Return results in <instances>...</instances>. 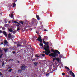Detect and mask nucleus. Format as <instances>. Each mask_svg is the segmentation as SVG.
Wrapping results in <instances>:
<instances>
[{"mask_svg":"<svg viewBox=\"0 0 77 77\" xmlns=\"http://www.w3.org/2000/svg\"><path fill=\"white\" fill-rule=\"evenodd\" d=\"M19 23H21V24H22V25H23V21H20Z\"/></svg>","mask_w":77,"mask_h":77,"instance_id":"30","label":"nucleus"},{"mask_svg":"<svg viewBox=\"0 0 77 77\" xmlns=\"http://www.w3.org/2000/svg\"><path fill=\"white\" fill-rule=\"evenodd\" d=\"M32 60V61H35V59H33Z\"/></svg>","mask_w":77,"mask_h":77,"instance_id":"46","label":"nucleus"},{"mask_svg":"<svg viewBox=\"0 0 77 77\" xmlns=\"http://www.w3.org/2000/svg\"><path fill=\"white\" fill-rule=\"evenodd\" d=\"M43 42H45V41H44V39H43Z\"/></svg>","mask_w":77,"mask_h":77,"instance_id":"52","label":"nucleus"},{"mask_svg":"<svg viewBox=\"0 0 77 77\" xmlns=\"http://www.w3.org/2000/svg\"><path fill=\"white\" fill-rule=\"evenodd\" d=\"M30 28V25H28V24H27L26 25V29H28Z\"/></svg>","mask_w":77,"mask_h":77,"instance_id":"17","label":"nucleus"},{"mask_svg":"<svg viewBox=\"0 0 77 77\" xmlns=\"http://www.w3.org/2000/svg\"><path fill=\"white\" fill-rule=\"evenodd\" d=\"M59 57H60L61 58H62V55H60V56H59Z\"/></svg>","mask_w":77,"mask_h":77,"instance_id":"41","label":"nucleus"},{"mask_svg":"<svg viewBox=\"0 0 77 77\" xmlns=\"http://www.w3.org/2000/svg\"><path fill=\"white\" fill-rule=\"evenodd\" d=\"M8 38H11V34L9 33L8 35Z\"/></svg>","mask_w":77,"mask_h":77,"instance_id":"13","label":"nucleus"},{"mask_svg":"<svg viewBox=\"0 0 77 77\" xmlns=\"http://www.w3.org/2000/svg\"><path fill=\"white\" fill-rule=\"evenodd\" d=\"M24 60H26L25 59Z\"/></svg>","mask_w":77,"mask_h":77,"instance_id":"63","label":"nucleus"},{"mask_svg":"<svg viewBox=\"0 0 77 77\" xmlns=\"http://www.w3.org/2000/svg\"><path fill=\"white\" fill-rule=\"evenodd\" d=\"M21 42H18L17 44V47H19L20 46H21Z\"/></svg>","mask_w":77,"mask_h":77,"instance_id":"7","label":"nucleus"},{"mask_svg":"<svg viewBox=\"0 0 77 77\" xmlns=\"http://www.w3.org/2000/svg\"><path fill=\"white\" fill-rule=\"evenodd\" d=\"M69 72H70V74H71V73H72V72H72V70H70V71Z\"/></svg>","mask_w":77,"mask_h":77,"instance_id":"42","label":"nucleus"},{"mask_svg":"<svg viewBox=\"0 0 77 77\" xmlns=\"http://www.w3.org/2000/svg\"><path fill=\"white\" fill-rule=\"evenodd\" d=\"M8 49H5L4 50V51H5V53H6L8 51Z\"/></svg>","mask_w":77,"mask_h":77,"instance_id":"20","label":"nucleus"},{"mask_svg":"<svg viewBox=\"0 0 77 77\" xmlns=\"http://www.w3.org/2000/svg\"><path fill=\"white\" fill-rule=\"evenodd\" d=\"M26 68H27V66H25L24 64H23L22 66L20 67V68L22 71L23 70L24 71V70L26 69Z\"/></svg>","mask_w":77,"mask_h":77,"instance_id":"3","label":"nucleus"},{"mask_svg":"<svg viewBox=\"0 0 77 77\" xmlns=\"http://www.w3.org/2000/svg\"><path fill=\"white\" fill-rule=\"evenodd\" d=\"M4 62H3L2 63V66H3L4 65Z\"/></svg>","mask_w":77,"mask_h":77,"instance_id":"34","label":"nucleus"},{"mask_svg":"<svg viewBox=\"0 0 77 77\" xmlns=\"http://www.w3.org/2000/svg\"><path fill=\"white\" fill-rule=\"evenodd\" d=\"M38 37V38H41V35H39Z\"/></svg>","mask_w":77,"mask_h":77,"instance_id":"47","label":"nucleus"},{"mask_svg":"<svg viewBox=\"0 0 77 77\" xmlns=\"http://www.w3.org/2000/svg\"><path fill=\"white\" fill-rule=\"evenodd\" d=\"M0 75H3V74L1 72H0Z\"/></svg>","mask_w":77,"mask_h":77,"instance_id":"40","label":"nucleus"},{"mask_svg":"<svg viewBox=\"0 0 77 77\" xmlns=\"http://www.w3.org/2000/svg\"><path fill=\"white\" fill-rule=\"evenodd\" d=\"M15 6H16V4H15V2H14L13 3V7H15Z\"/></svg>","mask_w":77,"mask_h":77,"instance_id":"21","label":"nucleus"},{"mask_svg":"<svg viewBox=\"0 0 77 77\" xmlns=\"http://www.w3.org/2000/svg\"><path fill=\"white\" fill-rule=\"evenodd\" d=\"M48 42H47L46 43V44L45 45H46V46L44 45V50H45V54L46 55H48L50 53V49H49V45H48Z\"/></svg>","mask_w":77,"mask_h":77,"instance_id":"2","label":"nucleus"},{"mask_svg":"<svg viewBox=\"0 0 77 77\" xmlns=\"http://www.w3.org/2000/svg\"><path fill=\"white\" fill-rule=\"evenodd\" d=\"M11 60H12V59H10L9 60V61H11Z\"/></svg>","mask_w":77,"mask_h":77,"instance_id":"54","label":"nucleus"},{"mask_svg":"<svg viewBox=\"0 0 77 77\" xmlns=\"http://www.w3.org/2000/svg\"><path fill=\"white\" fill-rule=\"evenodd\" d=\"M29 30H32V29H30Z\"/></svg>","mask_w":77,"mask_h":77,"instance_id":"61","label":"nucleus"},{"mask_svg":"<svg viewBox=\"0 0 77 77\" xmlns=\"http://www.w3.org/2000/svg\"><path fill=\"white\" fill-rule=\"evenodd\" d=\"M45 56V54H42V56L43 57H44Z\"/></svg>","mask_w":77,"mask_h":77,"instance_id":"37","label":"nucleus"},{"mask_svg":"<svg viewBox=\"0 0 77 77\" xmlns=\"http://www.w3.org/2000/svg\"><path fill=\"white\" fill-rule=\"evenodd\" d=\"M56 60V58H53V62H54V60Z\"/></svg>","mask_w":77,"mask_h":77,"instance_id":"33","label":"nucleus"},{"mask_svg":"<svg viewBox=\"0 0 77 77\" xmlns=\"http://www.w3.org/2000/svg\"><path fill=\"white\" fill-rule=\"evenodd\" d=\"M3 55V54H1L0 55V58H2V56Z\"/></svg>","mask_w":77,"mask_h":77,"instance_id":"28","label":"nucleus"},{"mask_svg":"<svg viewBox=\"0 0 77 77\" xmlns=\"http://www.w3.org/2000/svg\"><path fill=\"white\" fill-rule=\"evenodd\" d=\"M14 23H17V24H20V23L17 22L16 21H14Z\"/></svg>","mask_w":77,"mask_h":77,"instance_id":"31","label":"nucleus"},{"mask_svg":"<svg viewBox=\"0 0 77 77\" xmlns=\"http://www.w3.org/2000/svg\"><path fill=\"white\" fill-rule=\"evenodd\" d=\"M65 68L67 69H68V71L70 70V69H69V68H68V67L66 66H65Z\"/></svg>","mask_w":77,"mask_h":77,"instance_id":"18","label":"nucleus"},{"mask_svg":"<svg viewBox=\"0 0 77 77\" xmlns=\"http://www.w3.org/2000/svg\"><path fill=\"white\" fill-rule=\"evenodd\" d=\"M17 63H20V61H18L17 62Z\"/></svg>","mask_w":77,"mask_h":77,"instance_id":"56","label":"nucleus"},{"mask_svg":"<svg viewBox=\"0 0 77 77\" xmlns=\"http://www.w3.org/2000/svg\"><path fill=\"white\" fill-rule=\"evenodd\" d=\"M46 75L47 77H48L50 75V74L48 73H46Z\"/></svg>","mask_w":77,"mask_h":77,"instance_id":"19","label":"nucleus"},{"mask_svg":"<svg viewBox=\"0 0 77 77\" xmlns=\"http://www.w3.org/2000/svg\"><path fill=\"white\" fill-rule=\"evenodd\" d=\"M13 2H14V3H15V2H17V0H12Z\"/></svg>","mask_w":77,"mask_h":77,"instance_id":"24","label":"nucleus"},{"mask_svg":"<svg viewBox=\"0 0 77 77\" xmlns=\"http://www.w3.org/2000/svg\"><path fill=\"white\" fill-rule=\"evenodd\" d=\"M44 31H46V32H47V31H48V30H47V29H45L44 30Z\"/></svg>","mask_w":77,"mask_h":77,"instance_id":"45","label":"nucleus"},{"mask_svg":"<svg viewBox=\"0 0 77 77\" xmlns=\"http://www.w3.org/2000/svg\"><path fill=\"white\" fill-rule=\"evenodd\" d=\"M36 33L38 34V32H37L36 31Z\"/></svg>","mask_w":77,"mask_h":77,"instance_id":"60","label":"nucleus"},{"mask_svg":"<svg viewBox=\"0 0 77 77\" xmlns=\"http://www.w3.org/2000/svg\"><path fill=\"white\" fill-rule=\"evenodd\" d=\"M11 23V21H9V23Z\"/></svg>","mask_w":77,"mask_h":77,"instance_id":"59","label":"nucleus"},{"mask_svg":"<svg viewBox=\"0 0 77 77\" xmlns=\"http://www.w3.org/2000/svg\"><path fill=\"white\" fill-rule=\"evenodd\" d=\"M16 77H19L18 76H17Z\"/></svg>","mask_w":77,"mask_h":77,"instance_id":"64","label":"nucleus"},{"mask_svg":"<svg viewBox=\"0 0 77 77\" xmlns=\"http://www.w3.org/2000/svg\"><path fill=\"white\" fill-rule=\"evenodd\" d=\"M62 75H65V73L63 72L62 73Z\"/></svg>","mask_w":77,"mask_h":77,"instance_id":"35","label":"nucleus"},{"mask_svg":"<svg viewBox=\"0 0 77 77\" xmlns=\"http://www.w3.org/2000/svg\"><path fill=\"white\" fill-rule=\"evenodd\" d=\"M13 29H14L13 28H10L8 29V30L10 32H13Z\"/></svg>","mask_w":77,"mask_h":77,"instance_id":"9","label":"nucleus"},{"mask_svg":"<svg viewBox=\"0 0 77 77\" xmlns=\"http://www.w3.org/2000/svg\"><path fill=\"white\" fill-rule=\"evenodd\" d=\"M36 17L38 20H40V19H39V15H37V14H36Z\"/></svg>","mask_w":77,"mask_h":77,"instance_id":"12","label":"nucleus"},{"mask_svg":"<svg viewBox=\"0 0 77 77\" xmlns=\"http://www.w3.org/2000/svg\"><path fill=\"white\" fill-rule=\"evenodd\" d=\"M0 33H3V32H2V31L1 30H0Z\"/></svg>","mask_w":77,"mask_h":77,"instance_id":"49","label":"nucleus"},{"mask_svg":"<svg viewBox=\"0 0 77 77\" xmlns=\"http://www.w3.org/2000/svg\"><path fill=\"white\" fill-rule=\"evenodd\" d=\"M9 17H10L11 18H12L13 17H14V15H13V14H9Z\"/></svg>","mask_w":77,"mask_h":77,"instance_id":"16","label":"nucleus"},{"mask_svg":"<svg viewBox=\"0 0 77 77\" xmlns=\"http://www.w3.org/2000/svg\"><path fill=\"white\" fill-rule=\"evenodd\" d=\"M20 25V24L19 23V24L18 25H17L16 26H18V27Z\"/></svg>","mask_w":77,"mask_h":77,"instance_id":"48","label":"nucleus"},{"mask_svg":"<svg viewBox=\"0 0 77 77\" xmlns=\"http://www.w3.org/2000/svg\"><path fill=\"white\" fill-rule=\"evenodd\" d=\"M2 29V30H5V29H6L4 27H3Z\"/></svg>","mask_w":77,"mask_h":77,"instance_id":"39","label":"nucleus"},{"mask_svg":"<svg viewBox=\"0 0 77 77\" xmlns=\"http://www.w3.org/2000/svg\"><path fill=\"white\" fill-rule=\"evenodd\" d=\"M48 72H50V73H53V70L52 68H50L49 70L48 71Z\"/></svg>","mask_w":77,"mask_h":77,"instance_id":"5","label":"nucleus"},{"mask_svg":"<svg viewBox=\"0 0 77 77\" xmlns=\"http://www.w3.org/2000/svg\"><path fill=\"white\" fill-rule=\"evenodd\" d=\"M18 71L19 73H21V72H22V71H23V70L21 69H19Z\"/></svg>","mask_w":77,"mask_h":77,"instance_id":"10","label":"nucleus"},{"mask_svg":"<svg viewBox=\"0 0 77 77\" xmlns=\"http://www.w3.org/2000/svg\"><path fill=\"white\" fill-rule=\"evenodd\" d=\"M2 50L0 48V53H2Z\"/></svg>","mask_w":77,"mask_h":77,"instance_id":"44","label":"nucleus"},{"mask_svg":"<svg viewBox=\"0 0 77 77\" xmlns=\"http://www.w3.org/2000/svg\"><path fill=\"white\" fill-rule=\"evenodd\" d=\"M20 30V28L19 27L17 29V31H18V30Z\"/></svg>","mask_w":77,"mask_h":77,"instance_id":"38","label":"nucleus"},{"mask_svg":"<svg viewBox=\"0 0 77 77\" xmlns=\"http://www.w3.org/2000/svg\"><path fill=\"white\" fill-rule=\"evenodd\" d=\"M39 45L40 47H42V48H44V45H43V44L42 43H40Z\"/></svg>","mask_w":77,"mask_h":77,"instance_id":"11","label":"nucleus"},{"mask_svg":"<svg viewBox=\"0 0 77 77\" xmlns=\"http://www.w3.org/2000/svg\"><path fill=\"white\" fill-rule=\"evenodd\" d=\"M16 32H17V30H14L13 32V34H15V33H16Z\"/></svg>","mask_w":77,"mask_h":77,"instance_id":"27","label":"nucleus"},{"mask_svg":"<svg viewBox=\"0 0 77 77\" xmlns=\"http://www.w3.org/2000/svg\"><path fill=\"white\" fill-rule=\"evenodd\" d=\"M4 44H8V42L7 41V40H5L4 41Z\"/></svg>","mask_w":77,"mask_h":77,"instance_id":"15","label":"nucleus"},{"mask_svg":"<svg viewBox=\"0 0 77 77\" xmlns=\"http://www.w3.org/2000/svg\"><path fill=\"white\" fill-rule=\"evenodd\" d=\"M7 24L5 25L4 26H5V27H6V26H7Z\"/></svg>","mask_w":77,"mask_h":77,"instance_id":"55","label":"nucleus"},{"mask_svg":"<svg viewBox=\"0 0 77 77\" xmlns=\"http://www.w3.org/2000/svg\"><path fill=\"white\" fill-rule=\"evenodd\" d=\"M66 77H69V76H68V75H66Z\"/></svg>","mask_w":77,"mask_h":77,"instance_id":"58","label":"nucleus"},{"mask_svg":"<svg viewBox=\"0 0 77 77\" xmlns=\"http://www.w3.org/2000/svg\"><path fill=\"white\" fill-rule=\"evenodd\" d=\"M33 38L34 39H35L37 38V37H36V36H34L33 37Z\"/></svg>","mask_w":77,"mask_h":77,"instance_id":"32","label":"nucleus"},{"mask_svg":"<svg viewBox=\"0 0 77 77\" xmlns=\"http://www.w3.org/2000/svg\"><path fill=\"white\" fill-rule=\"evenodd\" d=\"M2 33L3 34H4V35H5V36H6V37H8V35H7V33H6V32L3 31Z\"/></svg>","mask_w":77,"mask_h":77,"instance_id":"6","label":"nucleus"},{"mask_svg":"<svg viewBox=\"0 0 77 77\" xmlns=\"http://www.w3.org/2000/svg\"><path fill=\"white\" fill-rule=\"evenodd\" d=\"M56 60L58 62H59V58H57L56 59Z\"/></svg>","mask_w":77,"mask_h":77,"instance_id":"26","label":"nucleus"},{"mask_svg":"<svg viewBox=\"0 0 77 77\" xmlns=\"http://www.w3.org/2000/svg\"><path fill=\"white\" fill-rule=\"evenodd\" d=\"M55 51H54V50L53 49H51V52H53V53H51V54L49 55V56L52 57H58V54H60V52L57 50H55Z\"/></svg>","mask_w":77,"mask_h":77,"instance_id":"1","label":"nucleus"},{"mask_svg":"<svg viewBox=\"0 0 77 77\" xmlns=\"http://www.w3.org/2000/svg\"><path fill=\"white\" fill-rule=\"evenodd\" d=\"M46 52L45 51H44L42 52L43 53H45V54Z\"/></svg>","mask_w":77,"mask_h":77,"instance_id":"43","label":"nucleus"},{"mask_svg":"<svg viewBox=\"0 0 77 77\" xmlns=\"http://www.w3.org/2000/svg\"><path fill=\"white\" fill-rule=\"evenodd\" d=\"M11 60H14L13 59H11Z\"/></svg>","mask_w":77,"mask_h":77,"instance_id":"62","label":"nucleus"},{"mask_svg":"<svg viewBox=\"0 0 77 77\" xmlns=\"http://www.w3.org/2000/svg\"><path fill=\"white\" fill-rule=\"evenodd\" d=\"M1 45H2V44H3V43L2 42L1 43Z\"/></svg>","mask_w":77,"mask_h":77,"instance_id":"53","label":"nucleus"},{"mask_svg":"<svg viewBox=\"0 0 77 77\" xmlns=\"http://www.w3.org/2000/svg\"><path fill=\"white\" fill-rule=\"evenodd\" d=\"M38 62H35L34 63V64L35 66H37V65H38Z\"/></svg>","mask_w":77,"mask_h":77,"instance_id":"14","label":"nucleus"},{"mask_svg":"<svg viewBox=\"0 0 77 77\" xmlns=\"http://www.w3.org/2000/svg\"><path fill=\"white\" fill-rule=\"evenodd\" d=\"M35 56V57H40L39 56H38L37 55H36Z\"/></svg>","mask_w":77,"mask_h":77,"instance_id":"36","label":"nucleus"},{"mask_svg":"<svg viewBox=\"0 0 77 77\" xmlns=\"http://www.w3.org/2000/svg\"><path fill=\"white\" fill-rule=\"evenodd\" d=\"M26 22H27L28 23H29V21H28L27 20H26Z\"/></svg>","mask_w":77,"mask_h":77,"instance_id":"57","label":"nucleus"},{"mask_svg":"<svg viewBox=\"0 0 77 77\" xmlns=\"http://www.w3.org/2000/svg\"><path fill=\"white\" fill-rule=\"evenodd\" d=\"M43 43H44V44H46V42H43Z\"/></svg>","mask_w":77,"mask_h":77,"instance_id":"50","label":"nucleus"},{"mask_svg":"<svg viewBox=\"0 0 77 77\" xmlns=\"http://www.w3.org/2000/svg\"><path fill=\"white\" fill-rule=\"evenodd\" d=\"M4 21L5 23H8V20L6 19H5Z\"/></svg>","mask_w":77,"mask_h":77,"instance_id":"22","label":"nucleus"},{"mask_svg":"<svg viewBox=\"0 0 77 77\" xmlns=\"http://www.w3.org/2000/svg\"><path fill=\"white\" fill-rule=\"evenodd\" d=\"M12 52L13 53V54H15V52L14 51H13Z\"/></svg>","mask_w":77,"mask_h":77,"instance_id":"51","label":"nucleus"},{"mask_svg":"<svg viewBox=\"0 0 77 77\" xmlns=\"http://www.w3.org/2000/svg\"><path fill=\"white\" fill-rule=\"evenodd\" d=\"M36 41H40V43L42 42V39H41V38L38 37V39H36Z\"/></svg>","mask_w":77,"mask_h":77,"instance_id":"4","label":"nucleus"},{"mask_svg":"<svg viewBox=\"0 0 77 77\" xmlns=\"http://www.w3.org/2000/svg\"><path fill=\"white\" fill-rule=\"evenodd\" d=\"M37 20L35 19H33L32 20V22L33 23L35 24L36 22L37 21Z\"/></svg>","mask_w":77,"mask_h":77,"instance_id":"8","label":"nucleus"},{"mask_svg":"<svg viewBox=\"0 0 77 77\" xmlns=\"http://www.w3.org/2000/svg\"><path fill=\"white\" fill-rule=\"evenodd\" d=\"M72 77H75V75L74 74V73L73 72H72Z\"/></svg>","mask_w":77,"mask_h":77,"instance_id":"23","label":"nucleus"},{"mask_svg":"<svg viewBox=\"0 0 77 77\" xmlns=\"http://www.w3.org/2000/svg\"><path fill=\"white\" fill-rule=\"evenodd\" d=\"M23 42H24V44H26L27 42V41L26 40H23Z\"/></svg>","mask_w":77,"mask_h":77,"instance_id":"25","label":"nucleus"},{"mask_svg":"<svg viewBox=\"0 0 77 77\" xmlns=\"http://www.w3.org/2000/svg\"><path fill=\"white\" fill-rule=\"evenodd\" d=\"M12 70V69H11L8 70V72H11Z\"/></svg>","mask_w":77,"mask_h":77,"instance_id":"29","label":"nucleus"}]
</instances>
